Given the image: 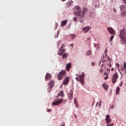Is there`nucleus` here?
<instances>
[{
  "mask_svg": "<svg viewBox=\"0 0 126 126\" xmlns=\"http://www.w3.org/2000/svg\"><path fill=\"white\" fill-rule=\"evenodd\" d=\"M126 30L125 29H122L120 31L119 37L125 45H126Z\"/></svg>",
  "mask_w": 126,
  "mask_h": 126,
  "instance_id": "nucleus-1",
  "label": "nucleus"
},
{
  "mask_svg": "<svg viewBox=\"0 0 126 126\" xmlns=\"http://www.w3.org/2000/svg\"><path fill=\"white\" fill-rule=\"evenodd\" d=\"M87 11H88V9L86 7H83V10H82V12H81V11L80 13V17H79V20L80 21V22H81V23H82V22H83L84 19V17L85 16V13H86V12H87Z\"/></svg>",
  "mask_w": 126,
  "mask_h": 126,
  "instance_id": "nucleus-2",
  "label": "nucleus"
},
{
  "mask_svg": "<svg viewBox=\"0 0 126 126\" xmlns=\"http://www.w3.org/2000/svg\"><path fill=\"white\" fill-rule=\"evenodd\" d=\"M74 9L73 14L74 15H76V16H80V12L81 11V8H80V6L79 5H76L75 6Z\"/></svg>",
  "mask_w": 126,
  "mask_h": 126,
  "instance_id": "nucleus-3",
  "label": "nucleus"
},
{
  "mask_svg": "<svg viewBox=\"0 0 126 126\" xmlns=\"http://www.w3.org/2000/svg\"><path fill=\"white\" fill-rule=\"evenodd\" d=\"M65 73H66V71L65 70H62L60 71L57 76V78L58 80H62L63 78V76L65 75Z\"/></svg>",
  "mask_w": 126,
  "mask_h": 126,
  "instance_id": "nucleus-4",
  "label": "nucleus"
},
{
  "mask_svg": "<svg viewBox=\"0 0 126 126\" xmlns=\"http://www.w3.org/2000/svg\"><path fill=\"white\" fill-rule=\"evenodd\" d=\"M63 102V98L57 99V100H55L53 102L52 105H54V106H60Z\"/></svg>",
  "mask_w": 126,
  "mask_h": 126,
  "instance_id": "nucleus-5",
  "label": "nucleus"
},
{
  "mask_svg": "<svg viewBox=\"0 0 126 126\" xmlns=\"http://www.w3.org/2000/svg\"><path fill=\"white\" fill-rule=\"evenodd\" d=\"M119 78V76L118 75V73H115L113 74V77H112V83H116L117 82V79Z\"/></svg>",
  "mask_w": 126,
  "mask_h": 126,
  "instance_id": "nucleus-6",
  "label": "nucleus"
},
{
  "mask_svg": "<svg viewBox=\"0 0 126 126\" xmlns=\"http://www.w3.org/2000/svg\"><path fill=\"white\" fill-rule=\"evenodd\" d=\"M107 31L111 35H116V32H115L113 28L108 27L107 28Z\"/></svg>",
  "mask_w": 126,
  "mask_h": 126,
  "instance_id": "nucleus-7",
  "label": "nucleus"
},
{
  "mask_svg": "<svg viewBox=\"0 0 126 126\" xmlns=\"http://www.w3.org/2000/svg\"><path fill=\"white\" fill-rule=\"evenodd\" d=\"M110 118L111 117H110L109 115H107L106 116L105 121H106V124H107L108 125H109V124H110V123L112 122V119Z\"/></svg>",
  "mask_w": 126,
  "mask_h": 126,
  "instance_id": "nucleus-8",
  "label": "nucleus"
},
{
  "mask_svg": "<svg viewBox=\"0 0 126 126\" xmlns=\"http://www.w3.org/2000/svg\"><path fill=\"white\" fill-rule=\"evenodd\" d=\"M80 82L81 83L82 85H84V75L82 74L79 75Z\"/></svg>",
  "mask_w": 126,
  "mask_h": 126,
  "instance_id": "nucleus-9",
  "label": "nucleus"
},
{
  "mask_svg": "<svg viewBox=\"0 0 126 126\" xmlns=\"http://www.w3.org/2000/svg\"><path fill=\"white\" fill-rule=\"evenodd\" d=\"M54 84H55V81H54L53 80H51L49 82V86L48 87V88H49L50 89L48 90L49 92H50L51 91V90H52V88Z\"/></svg>",
  "mask_w": 126,
  "mask_h": 126,
  "instance_id": "nucleus-10",
  "label": "nucleus"
},
{
  "mask_svg": "<svg viewBox=\"0 0 126 126\" xmlns=\"http://www.w3.org/2000/svg\"><path fill=\"white\" fill-rule=\"evenodd\" d=\"M68 82H69V77H66L65 78L64 81H63V85H67V84H68Z\"/></svg>",
  "mask_w": 126,
  "mask_h": 126,
  "instance_id": "nucleus-11",
  "label": "nucleus"
},
{
  "mask_svg": "<svg viewBox=\"0 0 126 126\" xmlns=\"http://www.w3.org/2000/svg\"><path fill=\"white\" fill-rule=\"evenodd\" d=\"M91 28L89 27H83V33H87Z\"/></svg>",
  "mask_w": 126,
  "mask_h": 126,
  "instance_id": "nucleus-12",
  "label": "nucleus"
},
{
  "mask_svg": "<svg viewBox=\"0 0 126 126\" xmlns=\"http://www.w3.org/2000/svg\"><path fill=\"white\" fill-rule=\"evenodd\" d=\"M45 81H47V80H50V79H51L52 75H51L50 73H47L45 75Z\"/></svg>",
  "mask_w": 126,
  "mask_h": 126,
  "instance_id": "nucleus-13",
  "label": "nucleus"
},
{
  "mask_svg": "<svg viewBox=\"0 0 126 126\" xmlns=\"http://www.w3.org/2000/svg\"><path fill=\"white\" fill-rule=\"evenodd\" d=\"M65 68L67 71H69L71 68V63H68L65 66Z\"/></svg>",
  "mask_w": 126,
  "mask_h": 126,
  "instance_id": "nucleus-14",
  "label": "nucleus"
},
{
  "mask_svg": "<svg viewBox=\"0 0 126 126\" xmlns=\"http://www.w3.org/2000/svg\"><path fill=\"white\" fill-rule=\"evenodd\" d=\"M64 52H65V49H59V50L58 51V55L59 56H62V55H63Z\"/></svg>",
  "mask_w": 126,
  "mask_h": 126,
  "instance_id": "nucleus-15",
  "label": "nucleus"
},
{
  "mask_svg": "<svg viewBox=\"0 0 126 126\" xmlns=\"http://www.w3.org/2000/svg\"><path fill=\"white\" fill-rule=\"evenodd\" d=\"M102 87H103L104 90H105V91H108V89H109V86H108V85H107V84L106 83H103L102 84Z\"/></svg>",
  "mask_w": 126,
  "mask_h": 126,
  "instance_id": "nucleus-16",
  "label": "nucleus"
},
{
  "mask_svg": "<svg viewBox=\"0 0 126 126\" xmlns=\"http://www.w3.org/2000/svg\"><path fill=\"white\" fill-rule=\"evenodd\" d=\"M66 23H67V21L66 20H63L61 22V27H63L66 25Z\"/></svg>",
  "mask_w": 126,
  "mask_h": 126,
  "instance_id": "nucleus-17",
  "label": "nucleus"
},
{
  "mask_svg": "<svg viewBox=\"0 0 126 126\" xmlns=\"http://www.w3.org/2000/svg\"><path fill=\"white\" fill-rule=\"evenodd\" d=\"M107 60H106V62H108V63H109V64H108V65L109 66V67H111V66H112V64H111V60L109 57V56H107Z\"/></svg>",
  "mask_w": 126,
  "mask_h": 126,
  "instance_id": "nucleus-18",
  "label": "nucleus"
},
{
  "mask_svg": "<svg viewBox=\"0 0 126 126\" xmlns=\"http://www.w3.org/2000/svg\"><path fill=\"white\" fill-rule=\"evenodd\" d=\"M119 7L121 11H125V9H126V6L125 5H121Z\"/></svg>",
  "mask_w": 126,
  "mask_h": 126,
  "instance_id": "nucleus-19",
  "label": "nucleus"
},
{
  "mask_svg": "<svg viewBox=\"0 0 126 126\" xmlns=\"http://www.w3.org/2000/svg\"><path fill=\"white\" fill-rule=\"evenodd\" d=\"M59 96H61V97H64V94H63V91H61L60 93L57 95V98L59 97Z\"/></svg>",
  "mask_w": 126,
  "mask_h": 126,
  "instance_id": "nucleus-20",
  "label": "nucleus"
},
{
  "mask_svg": "<svg viewBox=\"0 0 126 126\" xmlns=\"http://www.w3.org/2000/svg\"><path fill=\"white\" fill-rule=\"evenodd\" d=\"M68 57V54L65 53L62 55L63 59H66Z\"/></svg>",
  "mask_w": 126,
  "mask_h": 126,
  "instance_id": "nucleus-21",
  "label": "nucleus"
},
{
  "mask_svg": "<svg viewBox=\"0 0 126 126\" xmlns=\"http://www.w3.org/2000/svg\"><path fill=\"white\" fill-rule=\"evenodd\" d=\"M126 15V10L121 11V16L124 17Z\"/></svg>",
  "mask_w": 126,
  "mask_h": 126,
  "instance_id": "nucleus-22",
  "label": "nucleus"
},
{
  "mask_svg": "<svg viewBox=\"0 0 126 126\" xmlns=\"http://www.w3.org/2000/svg\"><path fill=\"white\" fill-rule=\"evenodd\" d=\"M73 97V93L72 92H70L69 93V98L70 99H72V97Z\"/></svg>",
  "mask_w": 126,
  "mask_h": 126,
  "instance_id": "nucleus-23",
  "label": "nucleus"
},
{
  "mask_svg": "<svg viewBox=\"0 0 126 126\" xmlns=\"http://www.w3.org/2000/svg\"><path fill=\"white\" fill-rule=\"evenodd\" d=\"M120 88H119V87H118L116 89V95H118V94H119V93L120 92Z\"/></svg>",
  "mask_w": 126,
  "mask_h": 126,
  "instance_id": "nucleus-24",
  "label": "nucleus"
},
{
  "mask_svg": "<svg viewBox=\"0 0 126 126\" xmlns=\"http://www.w3.org/2000/svg\"><path fill=\"white\" fill-rule=\"evenodd\" d=\"M123 66H124V69L125 70V73H126V62H125L123 64Z\"/></svg>",
  "mask_w": 126,
  "mask_h": 126,
  "instance_id": "nucleus-25",
  "label": "nucleus"
},
{
  "mask_svg": "<svg viewBox=\"0 0 126 126\" xmlns=\"http://www.w3.org/2000/svg\"><path fill=\"white\" fill-rule=\"evenodd\" d=\"M90 54H91V51H90L89 50L87 51L86 53V56H89V55H90Z\"/></svg>",
  "mask_w": 126,
  "mask_h": 126,
  "instance_id": "nucleus-26",
  "label": "nucleus"
},
{
  "mask_svg": "<svg viewBox=\"0 0 126 126\" xmlns=\"http://www.w3.org/2000/svg\"><path fill=\"white\" fill-rule=\"evenodd\" d=\"M104 74H106V76L104 77V79L105 80H107L109 78V77H108V74H107V72L104 73Z\"/></svg>",
  "mask_w": 126,
  "mask_h": 126,
  "instance_id": "nucleus-27",
  "label": "nucleus"
},
{
  "mask_svg": "<svg viewBox=\"0 0 126 126\" xmlns=\"http://www.w3.org/2000/svg\"><path fill=\"white\" fill-rule=\"evenodd\" d=\"M114 35H112L110 38V42H112V41H113V39H114Z\"/></svg>",
  "mask_w": 126,
  "mask_h": 126,
  "instance_id": "nucleus-28",
  "label": "nucleus"
},
{
  "mask_svg": "<svg viewBox=\"0 0 126 126\" xmlns=\"http://www.w3.org/2000/svg\"><path fill=\"white\" fill-rule=\"evenodd\" d=\"M71 39H74V38H75V34L71 35Z\"/></svg>",
  "mask_w": 126,
  "mask_h": 126,
  "instance_id": "nucleus-29",
  "label": "nucleus"
},
{
  "mask_svg": "<svg viewBox=\"0 0 126 126\" xmlns=\"http://www.w3.org/2000/svg\"><path fill=\"white\" fill-rule=\"evenodd\" d=\"M64 47H65V46L64 44L62 45L61 46V47H60V49L63 50V49Z\"/></svg>",
  "mask_w": 126,
  "mask_h": 126,
  "instance_id": "nucleus-30",
  "label": "nucleus"
},
{
  "mask_svg": "<svg viewBox=\"0 0 126 126\" xmlns=\"http://www.w3.org/2000/svg\"><path fill=\"white\" fill-rule=\"evenodd\" d=\"M73 21L76 22L77 21V17H75L73 18Z\"/></svg>",
  "mask_w": 126,
  "mask_h": 126,
  "instance_id": "nucleus-31",
  "label": "nucleus"
},
{
  "mask_svg": "<svg viewBox=\"0 0 126 126\" xmlns=\"http://www.w3.org/2000/svg\"><path fill=\"white\" fill-rule=\"evenodd\" d=\"M67 4H68V6H70V5H71V3H70V1H68L67 2Z\"/></svg>",
  "mask_w": 126,
  "mask_h": 126,
  "instance_id": "nucleus-32",
  "label": "nucleus"
},
{
  "mask_svg": "<svg viewBox=\"0 0 126 126\" xmlns=\"http://www.w3.org/2000/svg\"><path fill=\"white\" fill-rule=\"evenodd\" d=\"M104 54H105V57H107V49H105L104 51Z\"/></svg>",
  "mask_w": 126,
  "mask_h": 126,
  "instance_id": "nucleus-33",
  "label": "nucleus"
},
{
  "mask_svg": "<svg viewBox=\"0 0 126 126\" xmlns=\"http://www.w3.org/2000/svg\"><path fill=\"white\" fill-rule=\"evenodd\" d=\"M99 71H100V73H102L103 72V71H104V70L101 68L99 70Z\"/></svg>",
  "mask_w": 126,
  "mask_h": 126,
  "instance_id": "nucleus-34",
  "label": "nucleus"
},
{
  "mask_svg": "<svg viewBox=\"0 0 126 126\" xmlns=\"http://www.w3.org/2000/svg\"><path fill=\"white\" fill-rule=\"evenodd\" d=\"M91 64L92 66H94L95 65V63H94V62H92Z\"/></svg>",
  "mask_w": 126,
  "mask_h": 126,
  "instance_id": "nucleus-35",
  "label": "nucleus"
},
{
  "mask_svg": "<svg viewBox=\"0 0 126 126\" xmlns=\"http://www.w3.org/2000/svg\"><path fill=\"white\" fill-rule=\"evenodd\" d=\"M116 66H117V67H119V66H120V64L116 63Z\"/></svg>",
  "mask_w": 126,
  "mask_h": 126,
  "instance_id": "nucleus-36",
  "label": "nucleus"
},
{
  "mask_svg": "<svg viewBox=\"0 0 126 126\" xmlns=\"http://www.w3.org/2000/svg\"><path fill=\"white\" fill-rule=\"evenodd\" d=\"M75 105L76 107H77V108L78 107V103H77V102L75 104Z\"/></svg>",
  "mask_w": 126,
  "mask_h": 126,
  "instance_id": "nucleus-37",
  "label": "nucleus"
},
{
  "mask_svg": "<svg viewBox=\"0 0 126 126\" xmlns=\"http://www.w3.org/2000/svg\"><path fill=\"white\" fill-rule=\"evenodd\" d=\"M124 1V3H125V4H126V0H122Z\"/></svg>",
  "mask_w": 126,
  "mask_h": 126,
  "instance_id": "nucleus-38",
  "label": "nucleus"
},
{
  "mask_svg": "<svg viewBox=\"0 0 126 126\" xmlns=\"http://www.w3.org/2000/svg\"><path fill=\"white\" fill-rule=\"evenodd\" d=\"M74 104L77 103V101L76 100V99H74Z\"/></svg>",
  "mask_w": 126,
  "mask_h": 126,
  "instance_id": "nucleus-39",
  "label": "nucleus"
},
{
  "mask_svg": "<svg viewBox=\"0 0 126 126\" xmlns=\"http://www.w3.org/2000/svg\"><path fill=\"white\" fill-rule=\"evenodd\" d=\"M113 11H114V12H117V10L116 9H113Z\"/></svg>",
  "mask_w": 126,
  "mask_h": 126,
  "instance_id": "nucleus-40",
  "label": "nucleus"
},
{
  "mask_svg": "<svg viewBox=\"0 0 126 126\" xmlns=\"http://www.w3.org/2000/svg\"><path fill=\"white\" fill-rule=\"evenodd\" d=\"M51 111H52L51 109H47V112H51Z\"/></svg>",
  "mask_w": 126,
  "mask_h": 126,
  "instance_id": "nucleus-41",
  "label": "nucleus"
},
{
  "mask_svg": "<svg viewBox=\"0 0 126 126\" xmlns=\"http://www.w3.org/2000/svg\"><path fill=\"white\" fill-rule=\"evenodd\" d=\"M107 71H108V72H110V69L107 68Z\"/></svg>",
  "mask_w": 126,
  "mask_h": 126,
  "instance_id": "nucleus-42",
  "label": "nucleus"
},
{
  "mask_svg": "<svg viewBox=\"0 0 126 126\" xmlns=\"http://www.w3.org/2000/svg\"><path fill=\"white\" fill-rule=\"evenodd\" d=\"M70 46L72 48H73V44H71Z\"/></svg>",
  "mask_w": 126,
  "mask_h": 126,
  "instance_id": "nucleus-43",
  "label": "nucleus"
},
{
  "mask_svg": "<svg viewBox=\"0 0 126 126\" xmlns=\"http://www.w3.org/2000/svg\"><path fill=\"white\" fill-rule=\"evenodd\" d=\"M75 119H77V116H76V114H74Z\"/></svg>",
  "mask_w": 126,
  "mask_h": 126,
  "instance_id": "nucleus-44",
  "label": "nucleus"
},
{
  "mask_svg": "<svg viewBox=\"0 0 126 126\" xmlns=\"http://www.w3.org/2000/svg\"><path fill=\"white\" fill-rule=\"evenodd\" d=\"M76 79L77 81H78V77H76Z\"/></svg>",
  "mask_w": 126,
  "mask_h": 126,
  "instance_id": "nucleus-45",
  "label": "nucleus"
},
{
  "mask_svg": "<svg viewBox=\"0 0 126 126\" xmlns=\"http://www.w3.org/2000/svg\"><path fill=\"white\" fill-rule=\"evenodd\" d=\"M55 38H58V34H57L56 35H55Z\"/></svg>",
  "mask_w": 126,
  "mask_h": 126,
  "instance_id": "nucleus-46",
  "label": "nucleus"
},
{
  "mask_svg": "<svg viewBox=\"0 0 126 126\" xmlns=\"http://www.w3.org/2000/svg\"><path fill=\"white\" fill-rule=\"evenodd\" d=\"M114 71V68H111V71Z\"/></svg>",
  "mask_w": 126,
  "mask_h": 126,
  "instance_id": "nucleus-47",
  "label": "nucleus"
},
{
  "mask_svg": "<svg viewBox=\"0 0 126 126\" xmlns=\"http://www.w3.org/2000/svg\"><path fill=\"white\" fill-rule=\"evenodd\" d=\"M102 103V100H100V101H99V104H101Z\"/></svg>",
  "mask_w": 126,
  "mask_h": 126,
  "instance_id": "nucleus-48",
  "label": "nucleus"
},
{
  "mask_svg": "<svg viewBox=\"0 0 126 126\" xmlns=\"http://www.w3.org/2000/svg\"><path fill=\"white\" fill-rule=\"evenodd\" d=\"M99 107H101V103H99Z\"/></svg>",
  "mask_w": 126,
  "mask_h": 126,
  "instance_id": "nucleus-49",
  "label": "nucleus"
},
{
  "mask_svg": "<svg viewBox=\"0 0 126 126\" xmlns=\"http://www.w3.org/2000/svg\"><path fill=\"white\" fill-rule=\"evenodd\" d=\"M56 29H57V27H58V26L57 25V24L56 25Z\"/></svg>",
  "mask_w": 126,
  "mask_h": 126,
  "instance_id": "nucleus-50",
  "label": "nucleus"
},
{
  "mask_svg": "<svg viewBox=\"0 0 126 126\" xmlns=\"http://www.w3.org/2000/svg\"><path fill=\"white\" fill-rule=\"evenodd\" d=\"M95 8L97 7V5H95Z\"/></svg>",
  "mask_w": 126,
  "mask_h": 126,
  "instance_id": "nucleus-51",
  "label": "nucleus"
},
{
  "mask_svg": "<svg viewBox=\"0 0 126 126\" xmlns=\"http://www.w3.org/2000/svg\"><path fill=\"white\" fill-rule=\"evenodd\" d=\"M103 59H105V56L103 55Z\"/></svg>",
  "mask_w": 126,
  "mask_h": 126,
  "instance_id": "nucleus-52",
  "label": "nucleus"
},
{
  "mask_svg": "<svg viewBox=\"0 0 126 126\" xmlns=\"http://www.w3.org/2000/svg\"><path fill=\"white\" fill-rule=\"evenodd\" d=\"M98 102L96 103V106H98Z\"/></svg>",
  "mask_w": 126,
  "mask_h": 126,
  "instance_id": "nucleus-53",
  "label": "nucleus"
},
{
  "mask_svg": "<svg viewBox=\"0 0 126 126\" xmlns=\"http://www.w3.org/2000/svg\"><path fill=\"white\" fill-rule=\"evenodd\" d=\"M76 75L77 76H78V74H76Z\"/></svg>",
  "mask_w": 126,
  "mask_h": 126,
  "instance_id": "nucleus-54",
  "label": "nucleus"
},
{
  "mask_svg": "<svg viewBox=\"0 0 126 126\" xmlns=\"http://www.w3.org/2000/svg\"><path fill=\"white\" fill-rule=\"evenodd\" d=\"M64 0H62V1H64Z\"/></svg>",
  "mask_w": 126,
  "mask_h": 126,
  "instance_id": "nucleus-55",
  "label": "nucleus"
},
{
  "mask_svg": "<svg viewBox=\"0 0 126 126\" xmlns=\"http://www.w3.org/2000/svg\"><path fill=\"white\" fill-rule=\"evenodd\" d=\"M101 66H103V64H102Z\"/></svg>",
  "mask_w": 126,
  "mask_h": 126,
  "instance_id": "nucleus-56",
  "label": "nucleus"
}]
</instances>
